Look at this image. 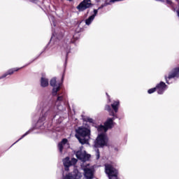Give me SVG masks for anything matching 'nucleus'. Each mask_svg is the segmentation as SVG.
I'll use <instances>...</instances> for the list:
<instances>
[{"instance_id":"nucleus-20","label":"nucleus","mask_w":179,"mask_h":179,"mask_svg":"<svg viewBox=\"0 0 179 179\" xmlns=\"http://www.w3.org/2000/svg\"><path fill=\"white\" fill-rule=\"evenodd\" d=\"M156 90H157L156 87L150 89L148 90V93H149V94H152V93H155V92H156Z\"/></svg>"},{"instance_id":"nucleus-11","label":"nucleus","mask_w":179,"mask_h":179,"mask_svg":"<svg viewBox=\"0 0 179 179\" xmlns=\"http://www.w3.org/2000/svg\"><path fill=\"white\" fill-rule=\"evenodd\" d=\"M76 156L77 159L82 160V162H86V160L89 159V155H86V152H83L82 150H79L76 152Z\"/></svg>"},{"instance_id":"nucleus-6","label":"nucleus","mask_w":179,"mask_h":179,"mask_svg":"<svg viewBox=\"0 0 179 179\" xmlns=\"http://www.w3.org/2000/svg\"><path fill=\"white\" fill-rule=\"evenodd\" d=\"M50 85H52L53 87V90H52L53 96H57V93L59 92L61 87V84L57 83V78H53L50 80Z\"/></svg>"},{"instance_id":"nucleus-5","label":"nucleus","mask_w":179,"mask_h":179,"mask_svg":"<svg viewBox=\"0 0 179 179\" xmlns=\"http://www.w3.org/2000/svg\"><path fill=\"white\" fill-rule=\"evenodd\" d=\"M91 6L92 1H90V0H84L77 6V9L80 12H83V10H85L87 8H90Z\"/></svg>"},{"instance_id":"nucleus-29","label":"nucleus","mask_w":179,"mask_h":179,"mask_svg":"<svg viewBox=\"0 0 179 179\" xmlns=\"http://www.w3.org/2000/svg\"><path fill=\"white\" fill-rule=\"evenodd\" d=\"M69 1H72V0H69Z\"/></svg>"},{"instance_id":"nucleus-27","label":"nucleus","mask_w":179,"mask_h":179,"mask_svg":"<svg viewBox=\"0 0 179 179\" xmlns=\"http://www.w3.org/2000/svg\"><path fill=\"white\" fill-rule=\"evenodd\" d=\"M56 131H59V128H57V129H56Z\"/></svg>"},{"instance_id":"nucleus-4","label":"nucleus","mask_w":179,"mask_h":179,"mask_svg":"<svg viewBox=\"0 0 179 179\" xmlns=\"http://www.w3.org/2000/svg\"><path fill=\"white\" fill-rule=\"evenodd\" d=\"M76 163H78V159L75 158H73L70 161L69 157H66L64 159H63V164L65 167L66 171H68L69 170V167L75 165Z\"/></svg>"},{"instance_id":"nucleus-13","label":"nucleus","mask_w":179,"mask_h":179,"mask_svg":"<svg viewBox=\"0 0 179 179\" xmlns=\"http://www.w3.org/2000/svg\"><path fill=\"white\" fill-rule=\"evenodd\" d=\"M155 88L157 89L158 94H163L166 89H167V85H166V83L161 82L156 86Z\"/></svg>"},{"instance_id":"nucleus-2","label":"nucleus","mask_w":179,"mask_h":179,"mask_svg":"<svg viewBox=\"0 0 179 179\" xmlns=\"http://www.w3.org/2000/svg\"><path fill=\"white\" fill-rule=\"evenodd\" d=\"M114 118H108L104 124V126L100 125L98 127V131L101 132L100 135H103V134L107 132V129L109 128H113V125H114Z\"/></svg>"},{"instance_id":"nucleus-23","label":"nucleus","mask_w":179,"mask_h":179,"mask_svg":"<svg viewBox=\"0 0 179 179\" xmlns=\"http://www.w3.org/2000/svg\"><path fill=\"white\" fill-rule=\"evenodd\" d=\"M106 110H107V111H110L111 110V107H110V106H106Z\"/></svg>"},{"instance_id":"nucleus-17","label":"nucleus","mask_w":179,"mask_h":179,"mask_svg":"<svg viewBox=\"0 0 179 179\" xmlns=\"http://www.w3.org/2000/svg\"><path fill=\"white\" fill-rule=\"evenodd\" d=\"M120 106V101H115L112 105V108H113L115 113H117L118 112V107Z\"/></svg>"},{"instance_id":"nucleus-3","label":"nucleus","mask_w":179,"mask_h":179,"mask_svg":"<svg viewBox=\"0 0 179 179\" xmlns=\"http://www.w3.org/2000/svg\"><path fill=\"white\" fill-rule=\"evenodd\" d=\"M107 143H108L107 136L99 135L94 142V146L95 148H103V146H107Z\"/></svg>"},{"instance_id":"nucleus-14","label":"nucleus","mask_w":179,"mask_h":179,"mask_svg":"<svg viewBox=\"0 0 179 179\" xmlns=\"http://www.w3.org/2000/svg\"><path fill=\"white\" fill-rule=\"evenodd\" d=\"M98 12L99 11L97 10H94V15H91L88 19L85 20V23L86 24H87V26H89V24H90L94 20V17H96V15H97Z\"/></svg>"},{"instance_id":"nucleus-15","label":"nucleus","mask_w":179,"mask_h":179,"mask_svg":"<svg viewBox=\"0 0 179 179\" xmlns=\"http://www.w3.org/2000/svg\"><path fill=\"white\" fill-rule=\"evenodd\" d=\"M68 143V140L66 138H64L60 143L58 145V148L60 153H62V149L64 148V145H66Z\"/></svg>"},{"instance_id":"nucleus-24","label":"nucleus","mask_w":179,"mask_h":179,"mask_svg":"<svg viewBox=\"0 0 179 179\" xmlns=\"http://www.w3.org/2000/svg\"><path fill=\"white\" fill-rule=\"evenodd\" d=\"M29 134H31V129H29L28 131H27L25 135H29Z\"/></svg>"},{"instance_id":"nucleus-1","label":"nucleus","mask_w":179,"mask_h":179,"mask_svg":"<svg viewBox=\"0 0 179 179\" xmlns=\"http://www.w3.org/2000/svg\"><path fill=\"white\" fill-rule=\"evenodd\" d=\"M105 172L109 179H118V171L113 167L112 164H106L105 165Z\"/></svg>"},{"instance_id":"nucleus-21","label":"nucleus","mask_w":179,"mask_h":179,"mask_svg":"<svg viewBox=\"0 0 179 179\" xmlns=\"http://www.w3.org/2000/svg\"><path fill=\"white\" fill-rule=\"evenodd\" d=\"M96 159H100V152L99 150H96Z\"/></svg>"},{"instance_id":"nucleus-19","label":"nucleus","mask_w":179,"mask_h":179,"mask_svg":"<svg viewBox=\"0 0 179 179\" xmlns=\"http://www.w3.org/2000/svg\"><path fill=\"white\" fill-rule=\"evenodd\" d=\"M62 100H64V98L62 97V96H58L57 100L56 101V106H58L59 101H62Z\"/></svg>"},{"instance_id":"nucleus-26","label":"nucleus","mask_w":179,"mask_h":179,"mask_svg":"<svg viewBox=\"0 0 179 179\" xmlns=\"http://www.w3.org/2000/svg\"><path fill=\"white\" fill-rule=\"evenodd\" d=\"M41 122V120H39V121L37 122V124H36V127H38V126L40 125Z\"/></svg>"},{"instance_id":"nucleus-9","label":"nucleus","mask_w":179,"mask_h":179,"mask_svg":"<svg viewBox=\"0 0 179 179\" xmlns=\"http://www.w3.org/2000/svg\"><path fill=\"white\" fill-rule=\"evenodd\" d=\"M179 76V67L174 69L172 72H171L169 76H165V79L166 80V83H169V80L170 79H173V78H178Z\"/></svg>"},{"instance_id":"nucleus-18","label":"nucleus","mask_w":179,"mask_h":179,"mask_svg":"<svg viewBox=\"0 0 179 179\" xmlns=\"http://www.w3.org/2000/svg\"><path fill=\"white\" fill-rule=\"evenodd\" d=\"M19 71V69H10V70H9V71H8L7 73L3 75V76H1V78H6V76H8V75H12V74L13 73V72H16V71Z\"/></svg>"},{"instance_id":"nucleus-8","label":"nucleus","mask_w":179,"mask_h":179,"mask_svg":"<svg viewBox=\"0 0 179 179\" xmlns=\"http://www.w3.org/2000/svg\"><path fill=\"white\" fill-rule=\"evenodd\" d=\"M82 173L78 171V170H75L73 173L67 174L64 179H81Z\"/></svg>"},{"instance_id":"nucleus-10","label":"nucleus","mask_w":179,"mask_h":179,"mask_svg":"<svg viewBox=\"0 0 179 179\" xmlns=\"http://www.w3.org/2000/svg\"><path fill=\"white\" fill-rule=\"evenodd\" d=\"M76 138L79 141L80 143L85 145V143H89V139L90 136L89 135H76Z\"/></svg>"},{"instance_id":"nucleus-7","label":"nucleus","mask_w":179,"mask_h":179,"mask_svg":"<svg viewBox=\"0 0 179 179\" xmlns=\"http://www.w3.org/2000/svg\"><path fill=\"white\" fill-rule=\"evenodd\" d=\"M76 132L78 135H90V127L89 126L87 127H80L76 130Z\"/></svg>"},{"instance_id":"nucleus-22","label":"nucleus","mask_w":179,"mask_h":179,"mask_svg":"<svg viewBox=\"0 0 179 179\" xmlns=\"http://www.w3.org/2000/svg\"><path fill=\"white\" fill-rule=\"evenodd\" d=\"M87 121L88 122H93V119H92V118H90V117H88V118H87Z\"/></svg>"},{"instance_id":"nucleus-28","label":"nucleus","mask_w":179,"mask_h":179,"mask_svg":"<svg viewBox=\"0 0 179 179\" xmlns=\"http://www.w3.org/2000/svg\"><path fill=\"white\" fill-rule=\"evenodd\" d=\"M110 115H114V113H112V114H110Z\"/></svg>"},{"instance_id":"nucleus-25","label":"nucleus","mask_w":179,"mask_h":179,"mask_svg":"<svg viewBox=\"0 0 179 179\" xmlns=\"http://www.w3.org/2000/svg\"><path fill=\"white\" fill-rule=\"evenodd\" d=\"M124 1V0H112V2H118V1Z\"/></svg>"},{"instance_id":"nucleus-12","label":"nucleus","mask_w":179,"mask_h":179,"mask_svg":"<svg viewBox=\"0 0 179 179\" xmlns=\"http://www.w3.org/2000/svg\"><path fill=\"white\" fill-rule=\"evenodd\" d=\"M84 170V177L86 179H92L93 178V169L86 166L83 169Z\"/></svg>"},{"instance_id":"nucleus-16","label":"nucleus","mask_w":179,"mask_h":179,"mask_svg":"<svg viewBox=\"0 0 179 179\" xmlns=\"http://www.w3.org/2000/svg\"><path fill=\"white\" fill-rule=\"evenodd\" d=\"M41 85L42 87H47L48 86V80L45 78H41Z\"/></svg>"}]
</instances>
